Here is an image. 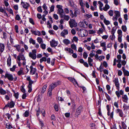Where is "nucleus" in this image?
I'll list each match as a JSON object with an SVG mask.
<instances>
[{"label": "nucleus", "instance_id": "4468645a", "mask_svg": "<svg viewBox=\"0 0 129 129\" xmlns=\"http://www.w3.org/2000/svg\"><path fill=\"white\" fill-rule=\"evenodd\" d=\"M123 90H120L119 91H116L115 92V94L117 95V97L119 98L120 96V95H123Z\"/></svg>", "mask_w": 129, "mask_h": 129}, {"label": "nucleus", "instance_id": "8fccbe9b", "mask_svg": "<svg viewBox=\"0 0 129 129\" xmlns=\"http://www.w3.org/2000/svg\"><path fill=\"white\" fill-rule=\"evenodd\" d=\"M13 91L14 92V96L15 97L16 99H18L19 95L18 92L15 93L14 91Z\"/></svg>", "mask_w": 129, "mask_h": 129}, {"label": "nucleus", "instance_id": "864d4df0", "mask_svg": "<svg viewBox=\"0 0 129 129\" xmlns=\"http://www.w3.org/2000/svg\"><path fill=\"white\" fill-rule=\"evenodd\" d=\"M74 10L77 13V15H80V11L79 9H75Z\"/></svg>", "mask_w": 129, "mask_h": 129}, {"label": "nucleus", "instance_id": "6e6552de", "mask_svg": "<svg viewBox=\"0 0 129 129\" xmlns=\"http://www.w3.org/2000/svg\"><path fill=\"white\" fill-rule=\"evenodd\" d=\"M50 43L51 46L52 47H56L58 44L57 42L54 39H53L50 41Z\"/></svg>", "mask_w": 129, "mask_h": 129}, {"label": "nucleus", "instance_id": "2eb2a0df", "mask_svg": "<svg viewBox=\"0 0 129 129\" xmlns=\"http://www.w3.org/2000/svg\"><path fill=\"white\" fill-rule=\"evenodd\" d=\"M31 32L32 34H33L35 35H38V36H40L41 35L40 32L38 30L36 31L35 30H31L30 31Z\"/></svg>", "mask_w": 129, "mask_h": 129}, {"label": "nucleus", "instance_id": "f8f14e48", "mask_svg": "<svg viewBox=\"0 0 129 129\" xmlns=\"http://www.w3.org/2000/svg\"><path fill=\"white\" fill-rule=\"evenodd\" d=\"M116 113H118L119 116L121 117H123V114L122 110L119 109H117L115 110Z\"/></svg>", "mask_w": 129, "mask_h": 129}, {"label": "nucleus", "instance_id": "6ab92c4d", "mask_svg": "<svg viewBox=\"0 0 129 129\" xmlns=\"http://www.w3.org/2000/svg\"><path fill=\"white\" fill-rule=\"evenodd\" d=\"M70 15L71 16L72 18H73L74 17H76L77 15V13L74 10V14H73V12L72 10H70Z\"/></svg>", "mask_w": 129, "mask_h": 129}, {"label": "nucleus", "instance_id": "393cba45", "mask_svg": "<svg viewBox=\"0 0 129 129\" xmlns=\"http://www.w3.org/2000/svg\"><path fill=\"white\" fill-rule=\"evenodd\" d=\"M122 98L124 100H123V101L127 103L128 100V98L127 95L126 94L124 95L123 96H122Z\"/></svg>", "mask_w": 129, "mask_h": 129}, {"label": "nucleus", "instance_id": "13d9d810", "mask_svg": "<svg viewBox=\"0 0 129 129\" xmlns=\"http://www.w3.org/2000/svg\"><path fill=\"white\" fill-rule=\"evenodd\" d=\"M88 56V54L86 52H84L83 54V57L84 59H86Z\"/></svg>", "mask_w": 129, "mask_h": 129}, {"label": "nucleus", "instance_id": "69168bd1", "mask_svg": "<svg viewBox=\"0 0 129 129\" xmlns=\"http://www.w3.org/2000/svg\"><path fill=\"white\" fill-rule=\"evenodd\" d=\"M64 50L67 51H68L67 53H71V48L67 47L64 49Z\"/></svg>", "mask_w": 129, "mask_h": 129}, {"label": "nucleus", "instance_id": "a18cd8bd", "mask_svg": "<svg viewBox=\"0 0 129 129\" xmlns=\"http://www.w3.org/2000/svg\"><path fill=\"white\" fill-rule=\"evenodd\" d=\"M105 93L106 98L109 101L111 100V98H110V96L106 93Z\"/></svg>", "mask_w": 129, "mask_h": 129}, {"label": "nucleus", "instance_id": "f3484780", "mask_svg": "<svg viewBox=\"0 0 129 129\" xmlns=\"http://www.w3.org/2000/svg\"><path fill=\"white\" fill-rule=\"evenodd\" d=\"M57 86V84L56 82L52 83L50 85L49 89L53 90L55 87Z\"/></svg>", "mask_w": 129, "mask_h": 129}, {"label": "nucleus", "instance_id": "ea45409f", "mask_svg": "<svg viewBox=\"0 0 129 129\" xmlns=\"http://www.w3.org/2000/svg\"><path fill=\"white\" fill-rule=\"evenodd\" d=\"M24 116L25 117H27L29 115V111L28 110L26 111L23 114Z\"/></svg>", "mask_w": 129, "mask_h": 129}, {"label": "nucleus", "instance_id": "052dcab7", "mask_svg": "<svg viewBox=\"0 0 129 129\" xmlns=\"http://www.w3.org/2000/svg\"><path fill=\"white\" fill-rule=\"evenodd\" d=\"M124 18L125 20V22H127V20H128V15L127 14H125L124 15Z\"/></svg>", "mask_w": 129, "mask_h": 129}, {"label": "nucleus", "instance_id": "39448f33", "mask_svg": "<svg viewBox=\"0 0 129 129\" xmlns=\"http://www.w3.org/2000/svg\"><path fill=\"white\" fill-rule=\"evenodd\" d=\"M5 78H7L9 81H12L13 80L14 78L13 75L10 74L6 73L4 76Z\"/></svg>", "mask_w": 129, "mask_h": 129}, {"label": "nucleus", "instance_id": "aec40b11", "mask_svg": "<svg viewBox=\"0 0 129 129\" xmlns=\"http://www.w3.org/2000/svg\"><path fill=\"white\" fill-rule=\"evenodd\" d=\"M11 56L9 55L7 60V65L8 66L10 67L11 65Z\"/></svg>", "mask_w": 129, "mask_h": 129}, {"label": "nucleus", "instance_id": "1a4fd4ad", "mask_svg": "<svg viewBox=\"0 0 129 129\" xmlns=\"http://www.w3.org/2000/svg\"><path fill=\"white\" fill-rule=\"evenodd\" d=\"M21 4L23 7L25 9H28L30 5L28 3L25 2H23L22 1L21 3Z\"/></svg>", "mask_w": 129, "mask_h": 129}, {"label": "nucleus", "instance_id": "c756f323", "mask_svg": "<svg viewBox=\"0 0 129 129\" xmlns=\"http://www.w3.org/2000/svg\"><path fill=\"white\" fill-rule=\"evenodd\" d=\"M52 90L49 89L47 93V95L49 96H51L52 95Z\"/></svg>", "mask_w": 129, "mask_h": 129}, {"label": "nucleus", "instance_id": "c85d7f7f", "mask_svg": "<svg viewBox=\"0 0 129 129\" xmlns=\"http://www.w3.org/2000/svg\"><path fill=\"white\" fill-rule=\"evenodd\" d=\"M29 41L30 43H32L33 45H35L36 44L35 40L31 38L29 39Z\"/></svg>", "mask_w": 129, "mask_h": 129}, {"label": "nucleus", "instance_id": "f257e3e1", "mask_svg": "<svg viewBox=\"0 0 129 129\" xmlns=\"http://www.w3.org/2000/svg\"><path fill=\"white\" fill-rule=\"evenodd\" d=\"M56 7L58 9L57 13L59 15L60 17L62 18L63 14H64L63 13V10L62 9V6L60 5H57L56 6Z\"/></svg>", "mask_w": 129, "mask_h": 129}, {"label": "nucleus", "instance_id": "79ce46f5", "mask_svg": "<svg viewBox=\"0 0 129 129\" xmlns=\"http://www.w3.org/2000/svg\"><path fill=\"white\" fill-rule=\"evenodd\" d=\"M122 30L124 32H125L127 30L126 26L125 25H122L121 27Z\"/></svg>", "mask_w": 129, "mask_h": 129}, {"label": "nucleus", "instance_id": "3c124183", "mask_svg": "<svg viewBox=\"0 0 129 129\" xmlns=\"http://www.w3.org/2000/svg\"><path fill=\"white\" fill-rule=\"evenodd\" d=\"M121 125L123 128L124 129H125L126 127V126L124 122L123 121L121 122Z\"/></svg>", "mask_w": 129, "mask_h": 129}, {"label": "nucleus", "instance_id": "58836bf2", "mask_svg": "<svg viewBox=\"0 0 129 129\" xmlns=\"http://www.w3.org/2000/svg\"><path fill=\"white\" fill-rule=\"evenodd\" d=\"M24 85H23L21 86L20 88L21 91L23 93H25V89L24 88Z\"/></svg>", "mask_w": 129, "mask_h": 129}, {"label": "nucleus", "instance_id": "c9c22d12", "mask_svg": "<svg viewBox=\"0 0 129 129\" xmlns=\"http://www.w3.org/2000/svg\"><path fill=\"white\" fill-rule=\"evenodd\" d=\"M54 108L55 111H58L59 106L57 104H55L54 106Z\"/></svg>", "mask_w": 129, "mask_h": 129}, {"label": "nucleus", "instance_id": "dca6fc26", "mask_svg": "<svg viewBox=\"0 0 129 129\" xmlns=\"http://www.w3.org/2000/svg\"><path fill=\"white\" fill-rule=\"evenodd\" d=\"M30 73L32 75H34L36 73V69L35 68H33L32 66H30Z\"/></svg>", "mask_w": 129, "mask_h": 129}, {"label": "nucleus", "instance_id": "603ef678", "mask_svg": "<svg viewBox=\"0 0 129 129\" xmlns=\"http://www.w3.org/2000/svg\"><path fill=\"white\" fill-rule=\"evenodd\" d=\"M123 72L124 76H129V72L128 71L126 70Z\"/></svg>", "mask_w": 129, "mask_h": 129}, {"label": "nucleus", "instance_id": "e433bc0d", "mask_svg": "<svg viewBox=\"0 0 129 129\" xmlns=\"http://www.w3.org/2000/svg\"><path fill=\"white\" fill-rule=\"evenodd\" d=\"M104 22L107 25H108L110 24L109 21V20H107L106 18L104 19Z\"/></svg>", "mask_w": 129, "mask_h": 129}, {"label": "nucleus", "instance_id": "2f4dec72", "mask_svg": "<svg viewBox=\"0 0 129 129\" xmlns=\"http://www.w3.org/2000/svg\"><path fill=\"white\" fill-rule=\"evenodd\" d=\"M114 13L115 15V16L117 17H119L120 16V12L117 11H115L114 12Z\"/></svg>", "mask_w": 129, "mask_h": 129}, {"label": "nucleus", "instance_id": "b1692460", "mask_svg": "<svg viewBox=\"0 0 129 129\" xmlns=\"http://www.w3.org/2000/svg\"><path fill=\"white\" fill-rule=\"evenodd\" d=\"M23 68H20V70L18 71L17 72L18 75L20 76L21 75L24 74V73L23 70Z\"/></svg>", "mask_w": 129, "mask_h": 129}, {"label": "nucleus", "instance_id": "7c9ffc66", "mask_svg": "<svg viewBox=\"0 0 129 129\" xmlns=\"http://www.w3.org/2000/svg\"><path fill=\"white\" fill-rule=\"evenodd\" d=\"M37 40L38 42L40 44H41L42 43H43V42L42 39L41 37H38Z\"/></svg>", "mask_w": 129, "mask_h": 129}, {"label": "nucleus", "instance_id": "5701e85b", "mask_svg": "<svg viewBox=\"0 0 129 129\" xmlns=\"http://www.w3.org/2000/svg\"><path fill=\"white\" fill-rule=\"evenodd\" d=\"M7 92L6 91L4 90L2 87L0 88V94L1 95H5L6 94Z\"/></svg>", "mask_w": 129, "mask_h": 129}, {"label": "nucleus", "instance_id": "bb28decb", "mask_svg": "<svg viewBox=\"0 0 129 129\" xmlns=\"http://www.w3.org/2000/svg\"><path fill=\"white\" fill-rule=\"evenodd\" d=\"M6 127L8 129H11L13 128L12 126L9 123H8L6 124Z\"/></svg>", "mask_w": 129, "mask_h": 129}, {"label": "nucleus", "instance_id": "680f3d73", "mask_svg": "<svg viewBox=\"0 0 129 129\" xmlns=\"http://www.w3.org/2000/svg\"><path fill=\"white\" fill-rule=\"evenodd\" d=\"M15 19L16 20L19 21L20 19V18L18 14H17L15 17Z\"/></svg>", "mask_w": 129, "mask_h": 129}, {"label": "nucleus", "instance_id": "e2e57ef3", "mask_svg": "<svg viewBox=\"0 0 129 129\" xmlns=\"http://www.w3.org/2000/svg\"><path fill=\"white\" fill-rule=\"evenodd\" d=\"M79 25L83 27L84 28H86V27L84 26V23L83 22H80L79 23Z\"/></svg>", "mask_w": 129, "mask_h": 129}, {"label": "nucleus", "instance_id": "5fc2aeb1", "mask_svg": "<svg viewBox=\"0 0 129 129\" xmlns=\"http://www.w3.org/2000/svg\"><path fill=\"white\" fill-rule=\"evenodd\" d=\"M9 40H10V41L11 44H12V45L13 44H14V42H13V39L11 37V36H10Z\"/></svg>", "mask_w": 129, "mask_h": 129}, {"label": "nucleus", "instance_id": "72a5a7b5", "mask_svg": "<svg viewBox=\"0 0 129 129\" xmlns=\"http://www.w3.org/2000/svg\"><path fill=\"white\" fill-rule=\"evenodd\" d=\"M6 10L9 13L13 15V12L11 8H7Z\"/></svg>", "mask_w": 129, "mask_h": 129}, {"label": "nucleus", "instance_id": "a19ab883", "mask_svg": "<svg viewBox=\"0 0 129 129\" xmlns=\"http://www.w3.org/2000/svg\"><path fill=\"white\" fill-rule=\"evenodd\" d=\"M5 115L7 117L8 119H10L11 120H12V119L11 117V115L9 113H6L5 114Z\"/></svg>", "mask_w": 129, "mask_h": 129}, {"label": "nucleus", "instance_id": "9d476101", "mask_svg": "<svg viewBox=\"0 0 129 129\" xmlns=\"http://www.w3.org/2000/svg\"><path fill=\"white\" fill-rule=\"evenodd\" d=\"M34 82L32 80L28 81L29 84L28 86V92L29 93L31 92L32 91V84Z\"/></svg>", "mask_w": 129, "mask_h": 129}, {"label": "nucleus", "instance_id": "f03ea898", "mask_svg": "<svg viewBox=\"0 0 129 129\" xmlns=\"http://www.w3.org/2000/svg\"><path fill=\"white\" fill-rule=\"evenodd\" d=\"M15 105V103L12 100L10 102H8V103L3 108V109H5L7 108H12L14 107Z\"/></svg>", "mask_w": 129, "mask_h": 129}, {"label": "nucleus", "instance_id": "bf43d9fd", "mask_svg": "<svg viewBox=\"0 0 129 129\" xmlns=\"http://www.w3.org/2000/svg\"><path fill=\"white\" fill-rule=\"evenodd\" d=\"M29 22L33 25L35 24V23L34 22L33 20L31 18H29Z\"/></svg>", "mask_w": 129, "mask_h": 129}, {"label": "nucleus", "instance_id": "c03bdc74", "mask_svg": "<svg viewBox=\"0 0 129 129\" xmlns=\"http://www.w3.org/2000/svg\"><path fill=\"white\" fill-rule=\"evenodd\" d=\"M46 45L43 43H41L40 45V47L43 49H45L46 48Z\"/></svg>", "mask_w": 129, "mask_h": 129}, {"label": "nucleus", "instance_id": "9b49d317", "mask_svg": "<svg viewBox=\"0 0 129 129\" xmlns=\"http://www.w3.org/2000/svg\"><path fill=\"white\" fill-rule=\"evenodd\" d=\"M67 79L73 83V84L75 85V83L76 84H77V86H78V82L76 81V80L74 78L72 77H68L67 78Z\"/></svg>", "mask_w": 129, "mask_h": 129}, {"label": "nucleus", "instance_id": "49530a36", "mask_svg": "<svg viewBox=\"0 0 129 129\" xmlns=\"http://www.w3.org/2000/svg\"><path fill=\"white\" fill-rule=\"evenodd\" d=\"M14 29L15 30V32L16 33H18L19 32L18 31V25H16L15 26Z\"/></svg>", "mask_w": 129, "mask_h": 129}, {"label": "nucleus", "instance_id": "7ed1b4c3", "mask_svg": "<svg viewBox=\"0 0 129 129\" xmlns=\"http://www.w3.org/2000/svg\"><path fill=\"white\" fill-rule=\"evenodd\" d=\"M37 51L35 49L32 50V52L29 53V56L33 59H35L37 57L36 53Z\"/></svg>", "mask_w": 129, "mask_h": 129}, {"label": "nucleus", "instance_id": "6e6d98bb", "mask_svg": "<svg viewBox=\"0 0 129 129\" xmlns=\"http://www.w3.org/2000/svg\"><path fill=\"white\" fill-rule=\"evenodd\" d=\"M71 47L73 50H76V45L74 44H72L71 45Z\"/></svg>", "mask_w": 129, "mask_h": 129}, {"label": "nucleus", "instance_id": "423d86ee", "mask_svg": "<svg viewBox=\"0 0 129 129\" xmlns=\"http://www.w3.org/2000/svg\"><path fill=\"white\" fill-rule=\"evenodd\" d=\"M83 107L82 106H80L77 109L75 112V114L77 115L80 114L81 112L82 111Z\"/></svg>", "mask_w": 129, "mask_h": 129}, {"label": "nucleus", "instance_id": "0eeeda50", "mask_svg": "<svg viewBox=\"0 0 129 129\" xmlns=\"http://www.w3.org/2000/svg\"><path fill=\"white\" fill-rule=\"evenodd\" d=\"M20 58H21V60H26L23 53H19V55L17 57V60L18 61H20L21 60Z\"/></svg>", "mask_w": 129, "mask_h": 129}, {"label": "nucleus", "instance_id": "a878e982", "mask_svg": "<svg viewBox=\"0 0 129 129\" xmlns=\"http://www.w3.org/2000/svg\"><path fill=\"white\" fill-rule=\"evenodd\" d=\"M12 46L14 47L16 49V50L18 52H20V47L19 45H16L14 46Z\"/></svg>", "mask_w": 129, "mask_h": 129}, {"label": "nucleus", "instance_id": "f704fd0d", "mask_svg": "<svg viewBox=\"0 0 129 129\" xmlns=\"http://www.w3.org/2000/svg\"><path fill=\"white\" fill-rule=\"evenodd\" d=\"M63 17L64 19H65L67 21H68L69 20V17L68 15H65L64 13L63 14V17Z\"/></svg>", "mask_w": 129, "mask_h": 129}, {"label": "nucleus", "instance_id": "37998d69", "mask_svg": "<svg viewBox=\"0 0 129 129\" xmlns=\"http://www.w3.org/2000/svg\"><path fill=\"white\" fill-rule=\"evenodd\" d=\"M107 109V110L108 111V112L107 113V115H109V113H110V106L109 105H107L106 106Z\"/></svg>", "mask_w": 129, "mask_h": 129}, {"label": "nucleus", "instance_id": "09e8293b", "mask_svg": "<svg viewBox=\"0 0 129 129\" xmlns=\"http://www.w3.org/2000/svg\"><path fill=\"white\" fill-rule=\"evenodd\" d=\"M37 10L39 12L42 13V9L41 7L40 6L38 7L37 8Z\"/></svg>", "mask_w": 129, "mask_h": 129}, {"label": "nucleus", "instance_id": "338daca9", "mask_svg": "<svg viewBox=\"0 0 129 129\" xmlns=\"http://www.w3.org/2000/svg\"><path fill=\"white\" fill-rule=\"evenodd\" d=\"M108 13L110 16H112L113 15V12L112 10H110L108 12Z\"/></svg>", "mask_w": 129, "mask_h": 129}, {"label": "nucleus", "instance_id": "4c0bfd02", "mask_svg": "<svg viewBox=\"0 0 129 129\" xmlns=\"http://www.w3.org/2000/svg\"><path fill=\"white\" fill-rule=\"evenodd\" d=\"M117 28L115 27H113L112 29L111 34H114Z\"/></svg>", "mask_w": 129, "mask_h": 129}, {"label": "nucleus", "instance_id": "4be33fe9", "mask_svg": "<svg viewBox=\"0 0 129 129\" xmlns=\"http://www.w3.org/2000/svg\"><path fill=\"white\" fill-rule=\"evenodd\" d=\"M47 87V85L45 84L44 85L42 88V90L40 92L41 94H43L46 90V88Z\"/></svg>", "mask_w": 129, "mask_h": 129}, {"label": "nucleus", "instance_id": "20e7f679", "mask_svg": "<svg viewBox=\"0 0 129 129\" xmlns=\"http://www.w3.org/2000/svg\"><path fill=\"white\" fill-rule=\"evenodd\" d=\"M69 23L70 27L72 28L74 27H76L77 26V24L75 20L73 19H71L69 21Z\"/></svg>", "mask_w": 129, "mask_h": 129}, {"label": "nucleus", "instance_id": "de8ad7c7", "mask_svg": "<svg viewBox=\"0 0 129 129\" xmlns=\"http://www.w3.org/2000/svg\"><path fill=\"white\" fill-rule=\"evenodd\" d=\"M108 116H109V118L110 119H112L113 118V111L110 114V113H109V115H107Z\"/></svg>", "mask_w": 129, "mask_h": 129}, {"label": "nucleus", "instance_id": "473e14b6", "mask_svg": "<svg viewBox=\"0 0 129 129\" xmlns=\"http://www.w3.org/2000/svg\"><path fill=\"white\" fill-rule=\"evenodd\" d=\"M46 57H43L40 60V63H42L43 61H46Z\"/></svg>", "mask_w": 129, "mask_h": 129}, {"label": "nucleus", "instance_id": "0e129e2a", "mask_svg": "<svg viewBox=\"0 0 129 129\" xmlns=\"http://www.w3.org/2000/svg\"><path fill=\"white\" fill-rule=\"evenodd\" d=\"M16 68V65H14L13 66L12 68H10V70L11 71L13 72L15 70Z\"/></svg>", "mask_w": 129, "mask_h": 129}, {"label": "nucleus", "instance_id": "412c9836", "mask_svg": "<svg viewBox=\"0 0 129 129\" xmlns=\"http://www.w3.org/2000/svg\"><path fill=\"white\" fill-rule=\"evenodd\" d=\"M93 59L90 57H89L88 58V62L89 66L90 67H92L93 66L92 62H93Z\"/></svg>", "mask_w": 129, "mask_h": 129}, {"label": "nucleus", "instance_id": "ddd939ff", "mask_svg": "<svg viewBox=\"0 0 129 129\" xmlns=\"http://www.w3.org/2000/svg\"><path fill=\"white\" fill-rule=\"evenodd\" d=\"M5 44L0 42V52L1 53H3L5 49Z\"/></svg>", "mask_w": 129, "mask_h": 129}, {"label": "nucleus", "instance_id": "cd10ccee", "mask_svg": "<svg viewBox=\"0 0 129 129\" xmlns=\"http://www.w3.org/2000/svg\"><path fill=\"white\" fill-rule=\"evenodd\" d=\"M63 42L64 44L67 45L70 43V41L67 39H65L63 40Z\"/></svg>", "mask_w": 129, "mask_h": 129}, {"label": "nucleus", "instance_id": "774afa93", "mask_svg": "<svg viewBox=\"0 0 129 129\" xmlns=\"http://www.w3.org/2000/svg\"><path fill=\"white\" fill-rule=\"evenodd\" d=\"M3 38L4 39H6L7 38V33L5 32H3Z\"/></svg>", "mask_w": 129, "mask_h": 129}, {"label": "nucleus", "instance_id": "a211bd4d", "mask_svg": "<svg viewBox=\"0 0 129 129\" xmlns=\"http://www.w3.org/2000/svg\"><path fill=\"white\" fill-rule=\"evenodd\" d=\"M68 34V31L67 30L64 29L61 33L60 35L61 36L65 38V35Z\"/></svg>", "mask_w": 129, "mask_h": 129}, {"label": "nucleus", "instance_id": "4d7b16f0", "mask_svg": "<svg viewBox=\"0 0 129 129\" xmlns=\"http://www.w3.org/2000/svg\"><path fill=\"white\" fill-rule=\"evenodd\" d=\"M54 5H52L50 8V10L49 13H50L51 12L54 11Z\"/></svg>", "mask_w": 129, "mask_h": 129}]
</instances>
